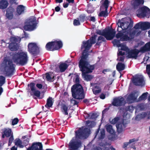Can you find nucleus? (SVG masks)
Here are the masks:
<instances>
[{
  "instance_id": "obj_1",
  "label": "nucleus",
  "mask_w": 150,
  "mask_h": 150,
  "mask_svg": "<svg viewBox=\"0 0 150 150\" xmlns=\"http://www.w3.org/2000/svg\"><path fill=\"white\" fill-rule=\"evenodd\" d=\"M75 84L71 87L72 96L75 99H83L85 98L84 89L82 86L80 84L79 77L76 74L75 76Z\"/></svg>"
},
{
  "instance_id": "obj_2",
  "label": "nucleus",
  "mask_w": 150,
  "mask_h": 150,
  "mask_svg": "<svg viewBox=\"0 0 150 150\" xmlns=\"http://www.w3.org/2000/svg\"><path fill=\"white\" fill-rule=\"evenodd\" d=\"M79 66L84 80L86 81L91 80L93 77V76L88 74L92 72L95 69L94 65H90L88 62H79Z\"/></svg>"
},
{
  "instance_id": "obj_3",
  "label": "nucleus",
  "mask_w": 150,
  "mask_h": 150,
  "mask_svg": "<svg viewBox=\"0 0 150 150\" xmlns=\"http://www.w3.org/2000/svg\"><path fill=\"white\" fill-rule=\"evenodd\" d=\"M96 38H90L86 41L82 42L81 46V50H83L81 59L79 62H88V57L89 55V50L92 45L96 43Z\"/></svg>"
},
{
  "instance_id": "obj_4",
  "label": "nucleus",
  "mask_w": 150,
  "mask_h": 150,
  "mask_svg": "<svg viewBox=\"0 0 150 150\" xmlns=\"http://www.w3.org/2000/svg\"><path fill=\"white\" fill-rule=\"evenodd\" d=\"M12 59L16 65L23 66L28 63V57L27 52L21 51L13 53Z\"/></svg>"
},
{
  "instance_id": "obj_5",
  "label": "nucleus",
  "mask_w": 150,
  "mask_h": 150,
  "mask_svg": "<svg viewBox=\"0 0 150 150\" xmlns=\"http://www.w3.org/2000/svg\"><path fill=\"white\" fill-rule=\"evenodd\" d=\"M2 66L6 76L11 77L13 74L15 68L12 60L5 57L2 63Z\"/></svg>"
},
{
  "instance_id": "obj_6",
  "label": "nucleus",
  "mask_w": 150,
  "mask_h": 150,
  "mask_svg": "<svg viewBox=\"0 0 150 150\" xmlns=\"http://www.w3.org/2000/svg\"><path fill=\"white\" fill-rule=\"evenodd\" d=\"M130 19L129 18H123L120 22H119L117 25L122 30H126L125 34L127 35V37L129 38V36L128 34V33L130 30V28L132 27V24L130 23Z\"/></svg>"
},
{
  "instance_id": "obj_7",
  "label": "nucleus",
  "mask_w": 150,
  "mask_h": 150,
  "mask_svg": "<svg viewBox=\"0 0 150 150\" xmlns=\"http://www.w3.org/2000/svg\"><path fill=\"white\" fill-rule=\"evenodd\" d=\"M62 46L63 43L61 40H55L48 42L46 45L45 48L48 51H53L60 50Z\"/></svg>"
},
{
  "instance_id": "obj_8",
  "label": "nucleus",
  "mask_w": 150,
  "mask_h": 150,
  "mask_svg": "<svg viewBox=\"0 0 150 150\" xmlns=\"http://www.w3.org/2000/svg\"><path fill=\"white\" fill-rule=\"evenodd\" d=\"M37 24L36 18L34 16H32L27 20L24 28L26 30L32 31L36 28Z\"/></svg>"
},
{
  "instance_id": "obj_9",
  "label": "nucleus",
  "mask_w": 150,
  "mask_h": 150,
  "mask_svg": "<svg viewBox=\"0 0 150 150\" xmlns=\"http://www.w3.org/2000/svg\"><path fill=\"white\" fill-rule=\"evenodd\" d=\"M137 16L140 18L146 17L149 18L150 16V10L146 6H143L139 8L137 11Z\"/></svg>"
},
{
  "instance_id": "obj_10",
  "label": "nucleus",
  "mask_w": 150,
  "mask_h": 150,
  "mask_svg": "<svg viewBox=\"0 0 150 150\" xmlns=\"http://www.w3.org/2000/svg\"><path fill=\"white\" fill-rule=\"evenodd\" d=\"M134 38H120V40H118L116 39H115L112 41V42L114 45H116L118 47H121V50L126 51L127 54L129 49L128 47L125 45H122L120 43V40L122 41H126L127 40H133Z\"/></svg>"
},
{
  "instance_id": "obj_11",
  "label": "nucleus",
  "mask_w": 150,
  "mask_h": 150,
  "mask_svg": "<svg viewBox=\"0 0 150 150\" xmlns=\"http://www.w3.org/2000/svg\"><path fill=\"white\" fill-rule=\"evenodd\" d=\"M139 29H141V22H139L135 25L134 28L128 32V34L131 38L137 37L141 33V31L139 30Z\"/></svg>"
},
{
  "instance_id": "obj_12",
  "label": "nucleus",
  "mask_w": 150,
  "mask_h": 150,
  "mask_svg": "<svg viewBox=\"0 0 150 150\" xmlns=\"http://www.w3.org/2000/svg\"><path fill=\"white\" fill-rule=\"evenodd\" d=\"M102 4L100 6V12L99 16H100L106 17L108 15V13L107 11L108 7L109 2L108 0H102L101 1Z\"/></svg>"
},
{
  "instance_id": "obj_13",
  "label": "nucleus",
  "mask_w": 150,
  "mask_h": 150,
  "mask_svg": "<svg viewBox=\"0 0 150 150\" xmlns=\"http://www.w3.org/2000/svg\"><path fill=\"white\" fill-rule=\"evenodd\" d=\"M28 51L31 54L36 56L39 53V48L36 43H30L28 45Z\"/></svg>"
},
{
  "instance_id": "obj_14",
  "label": "nucleus",
  "mask_w": 150,
  "mask_h": 150,
  "mask_svg": "<svg viewBox=\"0 0 150 150\" xmlns=\"http://www.w3.org/2000/svg\"><path fill=\"white\" fill-rule=\"evenodd\" d=\"M97 34L104 36L105 38H114L115 33L113 29H105L103 30H98Z\"/></svg>"
},
{
  "instance_id": "obj_15",
  "label": "nucleus",
  "mask_w": 150,
  "mask_h": 150,
  "mask_svg": "<svg viewBox=\"0 0 150 150\" xmlns=\"http://www.w3.org/2000/svg\"><path fill=\"white\" fill-rule=\"evenodd\" d=\"M81 143L80 141L74 139L71 140L69 144L70 150H76L81 146Z\"/></svg>"
},
{
  "instance_id": "obj_16",
  "label": "nucleus",
  "mask_w": 150,
  "mask_h": 150,
  "mask_svg": "<svg viewBox=\"0 0 150 150\" xmlns=\"http://www.w3.org/2000/svg\"><path fill=\"white\" fill-rule=\"evenodd\" d=\"M125 103L124 98L121 96H119L115 98L112 103L113 105L114 106L120 107L124 105Z\"/></svg>"
},
{
  "instance_id": "obj_17",
  "label": "nucleus",
  "mask_w": 150,
  "mask_h": 150,
  "mask_svg": "<svg viewBox=\"0 0 150 150\" xmlns=\"http://www.w3.org/2000/svg\"><path fill=\"white\" fill-rule=\"evenodd\" d=\"M128 124L127 120L126 119H123L122 122H119L116 125L117 132L118 133H121L123 129L126 127Z\"/></svg>"
},
{
  "instance_id": "obj_18",
  "label": "nucleus",
  "mask_w": 150,
  "mask_h": 150,
  "mask_svg": "<svg viewBox=\"0 0 150 150\" xmlns=\"http://www.w3.org/2000/svg\"><path fill=\"white\" fill-rule=\"evenodd\" d=\"M141 52L140 50L137 49H134L129 50L127 53V57L129 58H134L135 59H137L139 53Z\"/></svg>"
},
{
  "instance_id": "obj_19",
  "label": "nucleus",
  "mask_w": 150,
  "mask_h": 150,
  "mask_svg": "<svg viewBox=\"0 0 150 150\" xmlns=\"http://www.w3.org/2000/svg\"><path fill=\"white\" fill-rule=\"evenodd\" d=\"M138 96L137 93L134 92L130 93L127 98L126 100L127 103H134L137 99Z\"/></svg>"
},
{
  "instance_id": "obj_20",
  "label": "nucleus",
  "mask_w": 150,
  "mask_h": 150,
  "mask_svg": "<svg viewBox=\"0 0 150 150\" xmlns=\"http://www.w3.org/2000/svg\"><path fill=\"white\" fill-rule=\"evenodd\" d=\"M26 150H43V146L41 142H33Z\"/></svg>"
},
{
  "instance_id": "obj_21",
  "label": "nucleus",
  "mask_w": 150,
  "mask_h": 150,
  "mask_svg": "<svg viewBox=\"0 0 150 150\" xmlns=\"http://www.w3.org/2000/svg\"><path fill=\"white\" fill-rule=\"evenodd\" d=\"M132 81L133 83L135 86H142L143 84L144 79L143 77L136 76L133 78Z\"/></svg>"
},
{
  "instance_id": "obj_22",
  "label": "nucleus",
  "mask_w": 150,
  "mask_h": 150,
  "mask_svg": "<svg viewBox=\"0 0 150 150\" xmlns=\"http://www.w3.org/2000/svg\"><path fill=\"white\" fill-rule=\"evenodd\" d=\"M139 140L138 139H135L134 138L131 139H130L129 141L128 142H124L123 144V148L125 149L127 146L129 144L132 143V145L131 146V147L133 149H136V148L135 145V143L136 142L138 141Z\"/></svg>"
},
{
  "instance_id": "obj_23",
  "label": "nucleus",
  "mask_w": 150,
  "mask_h": 150,
  "mask_svg": "<svg viewBox=\"0 0 150 150\" xmlns=\"http://www.w3.org/2000/svg\"><path fill=\"white\" fill-rule=\"evenodd\" d=\"M144 0H133L132 1V5L134 8H136L140 5L144 4Z\"/></svg>"
},
{
  "instance_id": "obj_24",
  "label": "nucleus",
  "mask_w": 150,
  "mask_h": 150,
  "mask_svg": "<svg viewBox=\"0 0 150 150\" xmlns=\"http://www.w3.org/2000/svg\"><path fill=\"white\" fill-rule=\"evenodd\" d=\"M75 133L76 137V138L80 139H84L83 129L82 128H79L78 130L75 131Z\"/></svg>"
},
{
  "instance_id": "obj_25",
  "label": "nucleus",
  "mask_w": 150,
  "mask_h": 150,
  "mask_svg": "<svg viewBox=\"0 0 150 150\" xmlns=\"http://www.w3.org/2000/svg\"><path fill=\"white\" fill-rule=\"evenodd\" d=\"M141 52L143 53L150 51V41L146 43L144 46L140 49Z\"/></svg>"
},
{
  "instance_id": "obj_26",
  "label": "nucleus",
  "mask_w": 150,
  "mask_h": 150,
  "mask_svg": "<svg viewBox=\"0 0 150 150\" xmlns=\"http://www.w3.org/2000/svg\"><path fill=\"white\" fill-rule=\"evenodd\" d=\"M26 7L23 5H18L16 9L17 13L18 15L24 13Z\"/></svg>"
},
{
  "instance_id": "obj_27",
  "label": "nucleus",
  "mask_w": 150,
  "mask_h": 150,
  "mask_svg": "<svg viewBox=\"0 0 150 150\" xmlns=\"http://www.w3.org/2000/svg\"><path fill=\"white\" fill-rule=\"evenodd\" d=\"M107 131L112 136H115V132L112 128V125L110 124H107L106 125Z\"/></svg>"
},
{
  "instance_id": "obj_28",
  "label": "nucleus",
  "mask_w": 150,
  "mask_h": 150,
  "mask_svg": "<svg viewBox=\"0 0 150 150\" xmlns=\"http://www.w3.org/2000/svg\"><path fill=\"white\" fill-rule=\"evenodd\" d=\"M15 42H11L9 45L8 48L11 51H16L18 49V46Z\"/></svg>"
},
{
  "instance_id": "obj_29",
  "label": "nucleus",
  "mask_w": 150,
  "mask_h": 150,
  "mask_svg": "<svg viewBox=\"0 0 150 150\" xmlns=\"http://www.w3.org/2000/svg\"><path fill=\"white\" fill-rule=\"evenodd\" d=\"M68 65L65 63H60L59 68L61 72H64L68 68Z\"/></svg>"
},
{
  "instance_id": "obj_30",
  "label": "nucleus",
  "mask_w": 150,
  "mask_h": 150,
  "mask_svg": "<svg viewBox=\"0 0 150 150\" xmlns=\"http://www.w3.org/2000/svg\"><path fill=\"white\" fill-rule=\"evenodd\" d=\"M6 79L5 77L2 76H0V96L3 92V88L1 87L5 82Z\"/></svg>"
},
{
  "instance_id": "obj_31",
  "label": "nucleus",
  "mask_w": 150,
  "mask_h": 150,
  "mask_svg": "<svg viewBox=\"0 0 150 150\" xmlns=\"http://www.w3.org/2000/svg\"><path fill=\"white\" fill-rule=\"evenodd\" d=\"M83 131L84 139L87 138L90 134V129L86 127L83 129Z\"/></svg>"
},
{
  "instance_id": "obj_32",
  "label": "nucleus",
  "mask_w": 150,
  "mask_h": 150,
  "mask_svg": "<svg viewBox=\"0 0 150 150\" xmlns=\"http://www.w3.org/2000/svg\"><path fill=\"white\" fill-rule=\"evenodd\" d=\"M8 5L7 1L5 0H2L0 1V9H4L7 7Z\"/></svg>"
},
{
  "instance_id": "obj_33",
  "label": "nucleus",
  "mask_w": 150,
  "mask_h": 150,
  "mask_svg": "<svg viewBox=\"0 0 150 150\" xmlns=\"http://www.w3.org/2000/svg\"><path fill=\"white\" fill-rule=\"evenodd\" d=\"M125 68V65L123 63L118 62L116 65V69L119 71L123 70Z\"/></svg>"
},
{
  "instance_id": "obj_34",
  "label": "nucleus",
  "mask_w": 150,
  "mask_h": 150,
  "mask_svg": "<svg viewBox=\"0 0 150 150\" xmlns=\"http://www.w3.org/2000/svg\"><path fill=\"white\" fill-rule=\"evenodd\" d=\"M53 104L52 97H49L47 100V103L45 106L47 108L52 107Z\"/></svg>"
},
{
  "instance_id": "obj_35",
  "label": "nucleus",
  "mask_w": 150,
  "mask_h": 150,
  "mask_svg": "<svg viewBox=\"0 0 150 150\" xmlns=\"http://www.w3.org/2000/svg\"><path fill=\"white\" fill-rule=\"evenodd\" d=\"M28 137L27 135L23 136L22 137V138L24 139L22 142V144L24 146L27 145L29 143V139L28 138Z\"/></svg>"
},
{
  "instance_id": "obj_36",
  "label": "nucleus",
  "mask_w": 150,
  "mask_h": 150,
  "mask_svg": "<svg viewBox=\"0 0 150 150\" xmlns=\"http://www.w3.org/2000/svg\"><path fill=\"white\" fill-rule=\"evenodd\" d=\"M11 130L10 129H6L3 132V133L5 135V136L6 137H9L11 135Z\"/></svg>"
},
{
  "instance_id": "obj_37",
  "label": "nucleus",
  "mask_w": 150,
  "mask_h": 150,
  "mask_svg": "<svg viewBox=\"0 0 150 150\" xmlns=\"http://www.w3.org/2000/svg\"><path fill=\"white\" fill-rule=\"evenodd\" d=\"M35 84L33 82H31L28 85V87L30 88L32 92L36 90Z\"/></svg>"
},
{
  "instance_id": "obj_38",
  "label": "nucleus",
  "mask_w": 150,
  "mask_h": 150,
  "mask_svg": "<svg viewBox=\"0 0 150 150\" xmlns=\"http://www.w3.org/2000/svg\"><path fill=\"white\" fill-rule=\"evenodd\" d=\"M86 125H88L89 128H92L95 126L96 124L94 121L91 122L88 120L86 121Z\"/></svg>"
},
{
  "instance_id": "obj_39",
  "label": "nucleus",
  "mask_w": 150,
  "mask_h": 150,
  "mask_svg": "<svg viewBox=\"0 0 150 150\" xmlns=\"http://www.w3.org/2000/svg\"><path fill=\"white\" fill-rule=\"evenodd\" d=\"M22 144V142L19 139H16L15 142V145L19 146L20 147L23 148L24 147V146L21 145Z\"/></svg>"
},
{
  "instance_id": "obj_40",
  "label": "nucleus",
  "mask_w": 150,
  "mask_h": 150,
  "mask_svg": "<svg viewBox=\"0 0 150 150\" xmlns=\"http://www.w3.org/2000/svg\"><path fill=\"white\" fill-rule=\"evenodd\" d=\"M95 88L98 89V90H96L95 89H93V93L95 95H96L97 94L101 92V88L100 87L98 86H95Z\"/></svg>"
},
{
  "instance_id": "obj_41",
  "label": "nucleus",
  "mask_w": 150,
  "mask_h": 150,
  "mask_svg": "<svg viewBox=\"0 0 150 150\" xmlns=\"http://www.w3.org/2000/svg\"><path fill=\"white\" fill-rule=\"evenodd\" d=\"M68 107L64 104H63L62 105V109L64 112V114L65 115H68V112L67 111L68 110Z\"/></svg>"
},
{
  "instance_id": "obj_42",
  "label": "nucleus",
  "mask_w": 150,
  "mask_h": 150,
  "mask_svg": "<svg viewBox=\"0 0 150 150\" xmlns=\"http://www.w3.org/2000/svg\"><path fill=\"white\" fill-rule=\"evenodd\" d=\"M148 94V93L147 92L143 93L139 97V100H143L146 99Z\"/></svg>"
},
{
  "instance_id": "obj_43",
  "label": "nucleus",
  "mask_w": 150,
  "mask_h": 150,
  "mask_svg": "<svg viewBox=\"0 0 150 150\" xmlns=\"http://www.w3.org/2000/svg\"><path fill=\"white\" fill-rule=\"evenodd\" d=\"M18 39H21V38H8V39L5 41V43L7 44H9L10 43V42L12 41L16 42Z\"/></svg>"
},
{
  "instance_id": "obj_44",
  "label": "nucleus",
  "mask_w": 150,
  "mask_h": 150,
  "mask_svg": "<svg viewBox=\"0 0 150 150\" xmlns=\"http://www.w3.org/2000/svg\"><path fill=\"white\" fill-rule=\"evenodd\" d=\"M32 92L33 93L34 95L36 96L37 97L39 98V99H40L42 98H41L40 97L41 93L40 91L36 90Z\"/></svg>"
},
{
  "instance_id": "obj_45",
  "label": "nucleus",
  "mask_w": 150,
  "mask_h": 150,
  "mask_svg": "<svg viewBox=\"0 0 150 150\" xmlns=\"http://www.w3.org/2000/svg\"><path fill=\"white\" fill-rule=\"evenodd\" d=\"M46 79L47 81L50 82H53L54 80V79L52 80V77H51L50 74L48 73L46 74Z\"/></svg>"
},
{
  "instance_id": "obj_46",
  "label": "nucleus",
  "mask_w": 150,
  "mask_h": 150,
  "mask_svg": "<svg viewBox=\"0 0 150 150\" xmlns=\"http://www.w3.org/2000/svg\"><path fill=\"white\" fill-rule=\"evenodd\" d=\"M119 120V117H116L114 118L113 119H112L111 121H110V122L112 124H115Z\"/></svg>"
},
{
  "instance_id": "obj_47",
  "label": "nucleus",
  "mask_w": 150,
  "mask_h": 150,
  "mask_svg": "<svg viewBox=\"0 0 150 150\" xmlns=\"http://www.w3.org/2000/svg\"><path fill=\"white\" fill-rule=\"evenodd\" d=\"M6 17L9 19H12L13 17V14L11 12H9L8 11H7L6 15Z\"/></svg>"
},
{
  "instance_id": "obj_48",
  "label": "nucleus",
  "mask_w": 150,
  "mask_h": 150,
  "mask_svg": "<svg viewBox=\"0 0 150 150\" xmlns=\"http://www.w3.org/2000/svg\"><path fill=\"white\" fill-rule=\"evenodd\" d=\"M100 135L99 137L100 139H103L105 136V131L104 129L101 130L100 131Z\"/></svg>"
},
{
  "instance_id": "obj_49",
  "label": "nucleus",
  "mask_w": 150,
  "mask_h": 150,
  "mask_svg": "<svg viewBox=\"0 0 150 150\" xmlns=\"http://www.w3.org/2000/svg\"><path fill=\"white\" fill-rule=\"evenodd\" d=\"M19 120L17 118H14L13 120L12 123V125H14L17 124L19 122Z\"/></svg>"
},
{
  "instance_id": "obj_50",
  "label": "nucleus",
  "mask_w": 150,
  "mask_h": 150,
  "mask_svg": "<svg viewBox=\"0 0 150 150\" xmlns=\"http://www.w3.org/2000/svg\"><path fill=\"white\" fill-rule=\"evenodd\" d=\"M80 21L79 18L78 19H75L74 21L73 24L74 25L77 26L80 25Z\"/></svg>"
},
{
  "instance_id": "obj_51",
  "label": "nucleus",
  "mask_w": 150,
  "mask_h": 150,
  "mask_svg": "<svg viewBox=\"0 0 150 150\" xmlns=\"http://www.w3.org/2000/svg\"><path fill=\"white\" fill-rule=\"evenodd\" d=\"M9 138L8 141V144L9 146L11 145V143L13 142V140H14L13 135L12 134Z\"/></svg>"
},
{
  "instance_id": "obj_52",
  "label": "nucleus",
  "mask_w": 150,
  "mask_h": 150,
  "mask_svg": "<svg viewBox=\"0 0 150 150\" xmlns=\"http://www.w3.org/2000/svg\"><path fill=\"white\" fill-rule=\"evenodd\" d=\"M149 56H145L144 58L143 61V62L144 64H146L147 63V62L149 60Z\"/></svg>"
},
{
  "instance_id": "obj_53",
  "label": "nucleus",
  "mask_w": 150,
  "mask_h": 150,
  "mask_svg": "<svg viewBox=\"0 0 150 150\" xmlns=\"http://www.w3.org/2000/svg\"><path fill=\"white\" fill-rule=\"evenodd\" d=\"M141 30H146L145 22H141Z\"/></svg>"
},
{
  "instance_id": "obj_54",
  "label": "nucleus",
  "mask_w": 150,
  "mask_h": 150,
  "mask_svg": "<svg viewBox=\"0 0 150 150\" xmlns=\"http://www.w3.org/2000/svg\"><path fill=\"white\" fill-rule=\"evenodd\" d=\"M146 71L148 74H150V64H147L146 65Z\"/></svg>"
},
{
  "instance_id": "obj_55",
  "label": "nucleus",
  "mask_w": 150,
  "mask_h": 150,
  "mask_svg": "<svg viewBox=\"0 0 150 150\" xmlns=\"http://www.w3.org/2000/svg\"><path fill=\"white\" fill-rule=\"evenodd\" d=\"M85 18V16L84 15H81L80 16L79 18V20L81 22H83L84 21V20Z\"/></svg>"
},
{
  "instance_id": "obj_56",
  "label": "nucleus",
  "mask_w": 150,
  "mask_h": 150,
  "mask_svg": "<svg viewBox=\"0 0 150 150\" xmlns=\"http://www.w3.org/2000/svg\"><path fill=\"white\" fill-rule=\"evenodd\" d=\"M146 29L150 28V23L145 22Z\"/></svg>"
},
{
  "instance_id": "obj_57",
  "label": "nucleus",
  "mask_w": 150,
  "mask_h": 150,
  "mask_svg": "<svg viewBox=\"0 0 150 150\" xmlns=\"http://www.w3.org/2000/svg\"><path fill=\"white\" fill-rule=\"evenodd\" d=\"M125 54V52H122L121 51H119L118 53L117 54V55L118 56H123Z\"/></svg>"
},
{
  "instance_id": "obj_58",
  "label": "nucleus",
  "mask_w": 150,
  "mask_h": 150,
  "mask_svg": "<svg viewBox=\"0 0 150 150\" xmlns=\"http://www.w3.org/2000/svg\"><path fill=\"white\" fill-rule=\"evenodd\" d=\"M36 86L39 89H41L42 88L43 86L41 84L37 83L36 85Z\"/></svg>"
},
{
  "instance_id": "obj_59",
  "label": "nucleus",
  "mask_w": 150,
  "mask_h": 150,
  "mask_svg": "<svg viewBox=\"0 0 150 150\" xmlns=\"http://www.w3.org/2000/svg\"><path fill=\"white\" fill-rule=\"evenodd\" d=\"M71 101L72 103H73L74 105H78L79 103V102L75 100H73L72 99V100H71Z\"/></svg>"
},
{
  "instance_id": "obj_60",
  "label": "nucleus",
  "mask_w": 150,
  "mask_h": 150,
  "mask_svg": "<svg viewBox=\"0 0 150 150\" xmlns=\"http://www.w3.org/2000/svg\"><path fill=\"white\" fill-rule=\"evenodd\" d=\"M100 98L102 99H104L105 98V95L103 93H102L100 96Z\"/></svg>"
},
{
  "instance_id": "obj_61",
  "label": "nucleus",
  "mask_w": 150,
  "mask_h": 150,
  "mask_svg": "<svg viewBox=\"0 0 150 150\" xmlns=\"http://www.w3.org/2000/svg\"><path fill=\"white\" fill-rule=\"evenodd\" d=\"M96 113H93L91 115V118L92 119L96 118L97 117V116H96Z\"/></svg>"
},
{
  "instance_id": "obj_62",
  "label": "nucleus",
  "mask_w": 150,
  "mask_h": 150,
  "mask_svg": "<svg viewBox=\"0 0 150 150\" xmlns=\"http://www.w3.org/2000/svg\"><path fill=\"white\" fill-rule=\"evenodd\" d=\"M109 109V108H105L102 111V115H103V114H105V113Z\"/></svg>"
},
{
  "instance_id": "obj_63",
  "label": "nucleus",
  "mask_w": 150,
  "mask_h": 150,
  "mask_svg": "<svg viewBox=\"0 0 150 150\" xmlns=\"http://www.w3.org/2000/svg\"><path fill=\"white\" fill-rule=\"evenodd\" d=\"M83 102L84 103H89V100L87 99H85L83 100Z\"/></svg>"
},
{
  "instance_id": "obj_64",
  "label": "nucleus",
  "mask_w": 150,
  "mask_h": 150,
  "mask_svg": "<svg viewBox=\"0 0 150 150\" xmlns=\"http://www.w3.org/2000/svg\"><path fill=\"white\" fill-rule=\"evenodd\" d=\"M122 33L120 32L118 33L116 35V37L117 38H122Z\"/></svg>"
}]
</instances>
